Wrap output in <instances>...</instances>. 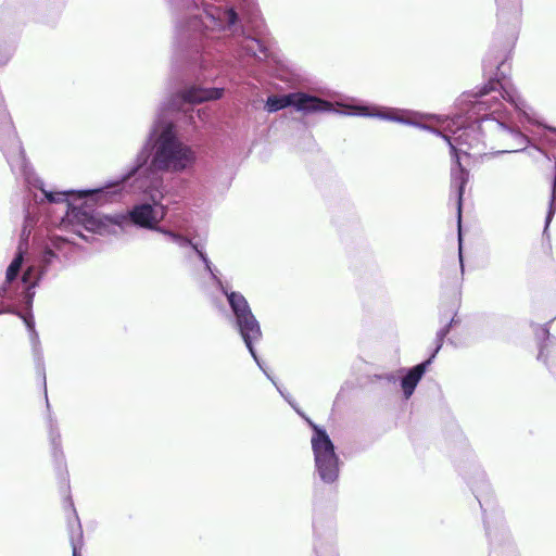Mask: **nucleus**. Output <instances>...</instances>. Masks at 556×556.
Wrapping results in <instances>:
<instances>
[{
    "mask_svg": "<svg viewBox=\"0 0 556 556\" xmlns=\"http://www.w3.org/2000/svg\"><path fill=\"white\" fill-rule=\"evenodd\" d=\"M496 4L495 40H498L500 46L492 48L483 60V73L489 76V81L477 89L475 99L471 100L469 116L476 115L480 122V129L488 131V137L504 148L497 153L521 152L527 148L529 138L506 123L500 112V98L509 102L516 110L525 111L526 102L502 71L520 29L522 0H496Z\"/></svg>",
    "mask_w": 556,
    "mask_h": 556,
    "instance_id": "nucleus-1",
    "label": "nucleus"
},
{
    "mask_svg": "<svg viewBox=\"0 0 556 556\" xmlns=\"http://www.w3.org/2000/svg\"><path fill=\"white\" fill-rule=\"evenodd\" d=\"M238 14L232 8L213 9L206 12L203 17H192L188 22L186 29H180L178 40L185 49H194L199 52L201 48L205 55L210 54L208 41H217L218 50L225 47L229 52L240 56L241 52L252 55L260 61L269 56L266 43L255 37L244 36L243 34L235 37L236 23Z\"/></svg>",
    "mask_w": 556,
    "mask_h": 556,
    "instance_id": "nucleus-2",
    "label": "nucleus"
},
{
    "mask_svg": "<svg viewBox=\"0 0 556 556\" xmlns=\"http://www.w3.org/2000/svg\"><path fill=\"white\" fill-rule=\"evenodd\" d=\"M476 93L477 91H471L463 94L462 103L464 108H462V111L465 112V116L455 115L452 118H446L442 130L404 118L397 115V112L394 110H386L378 106L352 105L348 106V111L343 112V114L378 117L380 119L416 126L443 137L450 146L452 156H460L462 154L468 156L469 150H478V152H480V147L484 146L483 138L488 137V131L480 129L479 118L476 115L472 117L469 116L471 113L469 112L471 100L475 99Z\"/></svg>",
    "mask_w": 556,
    "mask_h": 556,
    "instance_id": "nucleus-3",
    "label": "nucleus"
},
{
    "mask_svg": "<svg viewBox=\"0 0 556 556\" xmlns=\"http://www.w3.org/2000/svg\"><path fill=\"white\" fill-rule=\"evenodd\" d=\"M306 421L313 429L311 439L314 454L315 471L325 484H333L340 475V458L334 450V444L325 429L314 424L311 419Z\"/></svg>",
    "mask_w": 556,
    "mask_h": 556,
    "instance_id": "nucleus-4",
    "label": "nucleus"
},
{
    "mask_svg": "<svg viewBox=\"0 0 556 556\" xmlns=\"http://www.w3.org/2000/svg\"><path fill=\"white\" fill-rule=\"evenodd\" d=\"M72 248V242L63 237H52L50 244L40 253L36 262L27 267L18 280L23 289L25 307L30 308L35 296V288L59 258L56 252Z\"/></svg>",
    "mask_w": 556,
    "mask_h": 556,
    "instance_id": "nucleus-5",
    "label": "nucleus"
},
{
    "mask_svg": "<svg viewBox=\"0 0 556 556\" xmlns=\"http://www.w3.org/2000/svg\"><path fill=\"white\" fill-rule=\"evenodd\" d=\"M218 290L227 298L233 315L232 326L240 334L245 346L251 348L250 345L253 340H262L261 325L244 295L240 292L231 291L224 283L222 287H218Z\"/></svg>",
    "mask_w": 556,
    "mask_h": 556,
    "instance_id": "nucleus-6",
    "label": "nucleus"
},
{
    "mask_svg": "<svg viewBox=\"0 0 556 556\" xmlns=\"http://www.w3.org/2000/svg\"><path fill=\"white\" fill-rule=\"evenodd\" d=\"M289 106H293L296 111L306 114L332 110L331 102L304 92L269 96L265 103V109L268 113H274Z\"/></svg>",
    "mask_w": 556,
    "mask_h": 556,
    "instance_id": "nucleus-7",
    "label": "nucleus"
},
{
    "mask_svg": "<svg viewBox=\"0 0 556 556\" xmlns=\"http://www.w3.org/2000/svg\"><path fill=\"white\" fill-rule=\"evenodd\" d=\"M29 339H30L31 346H33V354H34V359L36 363L37 370L42 376V380H43L46 403H47V408L49 410L48 416H47V422H48V428H49V440H50V445H51L52 457L59 467H63L64 466V453L62 450L61 434L58 429V422H56L55 418L53 417V415L50 413V404H49L48 395H47V383H46V374H45V367H43L42 350L40 348L39 336L36 330L29 331Z\"/></svg>",
    "mask_w": 556,
    "mask_h": 556,
    "instance_id": "nucleus-8",
    "label": "nucleus"
},
{
    "mask_svg": "<svg viewBox=\"0 0 556 556\" xmlns=\"http://www.w3.org/2000/svg\"><path fill=\"white\" fill-rule=\"evenodd\" d=\"M468 180L469 172L463 167L460 163V156H452L451 189L455 191L456 194L458 220H460L463 194Z\"/></svg>",
    "mask_w": 556,
    "mask_h": 556,
    "instance_id": "nucleus-9",
    "label": "nucleus"
},
{
    "mask_svg": "<svg viewBox=\"0 0 556 556\" xmlns=\"http://www.w3.org/2000/svg\"><path fill=\"white\" fill-rule=\"evenodd\" d=\"M432 362L433 361L431 358H428L412 368H402L400 370L401 372H404L401 379V388L403 391V395L406 400H408L413 395L417 384L419 383V381L421 380V378L424 377L425 372L427 371L428 367L431 365Z\"/></svg>",
    "mask_w": 556,
    "mask_h": 556,
    "instance_id": "nucleus-10",
    "label": "nucleus"
},
{
    "mask_svg": "<svg viewBox=\"0 0 556 556\" xmlns=\"http://www.w3.org/2000/svg\"><path fill=\"white\" fill-rule=\"evenodd\" d=\"M538 338L542 337L538 359L547 366L556 364V338L549 334L548 328L542 327L536 333Z\"/></svg>",
    "mask_w": 556,
    "mask_h": 556,
    "instance_id": "nucleus-11",
    "label": "nucleus"
},
{
    "mask_svg": "<svg viewBox=\"0 0 556 556\" xmlns=\"http://www.w3.org/2000/svg\"><path fill=\"white\" fill-rule=\"evenodd\" d=\"M70 507L74 515L73 521H68V536L72 546V556H81V549L84 546V533L73 502H70Z\"/></svg>",
    "mask_w": 556,
    "mask_h": 556,
    "instance_id": "nucleus-12",
    "label": "nucleus"
},
{
    "mask_svg": "<svg viewBox=\"0 0 556 556\" xmlns=\"http://www.w3.org/2000/svg\"><path fill=\"white\" fill-rule=\"evenodd\" d=\"M484 527L491 543L496 540L498 533L505 534L506 531L501 514H493L492 516L484 515Z\"/></svg>",
    "mask_w": 556,
    "mask_h": 556,
    "instance_id": "nucleus-13",
    "label": "nucleus"
},
{
    "mask_svg": "<svg viewBox=\"0 0 556 556\" xmlns=\"http://www.w3.org/2000/svg\"><path fill=\"white\" fill-rule=\"evenodd\" d=\"M193 252L199 256V258L203 262L205 269L210 274L211 278L215 282L216 287H222L223 281L217 276V270L213 268L212 262L207 257L206 253L200 249L199 247H193Z\"/></svg>",
    "mask_w": 556,
    "mask_h": 556,
    "instance_id": "nucleus-14",
    "label": "nucleus"
},
{
    "mask_svg": "<svg viewBox=\"0 0 556 556\" xmlns=\"http://www.w3.org/2000/svg\"><path fill=\"white\" fill-rule=\"evenodd\" d=\"M162 235L181 249H190L193 252V247H198V244L193 243L189 238L166 228Z\"/></svg>",
    "mask_w": 556,
    "mask_h": 556,
    "instance_id": "nucleus-15",
    "label": "nucleus"
},
{
    "mask_svg": "<svg viewBox=\"0 0 556 556\" xmlns=\"http://www.w3.org/2000/svg\"><path fill=\"white\" fill-rule=\"evenodd\" d=\"M456 323L457 321L453 317L444 327H442L440 330H438V332L435 334V348H434V350L431 353L429 358H431L432 361L434 359V357L437 356V354L441 350V348L443 345V342H444V339L447 336V333L450 332L451 327L454 324H456Z\"/></svg>",
    "mask_w": 556,
    "mask_h": 556,
    "instance_id": "nucleus-16",
    "label": "nucleus"
},
{
    "mask_svg": "<svg viewBox=\"0 0 556 556\" xmlns=\"http://www.w3.org/2000/svg\"><path fill=\"white\" fill-rule=\"evenodd\" d=\"M555 212H556V162H555L554 178H553V182H552L551 200H549L548 211H547L546 218H545L544 232L546 231L549 223L552 222Z\"/></svg>",
    "mask_w": 556,
    "mask_h": 556,
    "instance_id": "nucleus-17",
    "label": "nucleus"
},
{
    "mask_svg": "<svg viewBox=\"0 0 556 556\" xmlns=\"http://www.w3.org/2000/svg\"><path fill=\"white\" fill-rule=\"evenodd\" d=\"M11 314H16L18 317H21L26 326V328L28 329V331H33V330H36L35 329V320H34V316L33 314L29 312V313H26V314H22L21 312H17L13 308H11Z\"/></svg>",
    "mask_w": 556,
    "mask_h": 556,
    "instance_id": "nucleus-18",
    "label": "nucleus"
},
{
    "mask_svg": "<svg viewBox=\"0 0 556 556\" xmlns=\"http://www.w3.org/2000/svg\"><path fill=\"white\" fill-rule=\"evenodd\" d=\"M276 389L278 390V392L280 393V395L292 406V408L299 414L301 415L302 417H304L303 413H301V410L296 407V404L295 402L293 401L292 396L287 393L286 391H283L278 384L276 386Z\"/></svg>",
    "mask_w": 556,
    "mask_h": 556,
    "instance_id": "nucleus-19",
    "label": "nucleus"
},
{
    "mask_svg": "<svg viewBox=\"0 0 556 556\" xmlns=\"http://www.w3.org/2000/svg\"><path fill=\"white\" fill-rule=\"evenodd\" d=\"M261 340H253L251 342V348H247L251 354V356L253 357L254 362L256 363V365L258 366V368L264 372V370H266V368L264 367L262 361L260 359V357L257 356L256 354V351L254 349V344L255 343H258Z\"/></svg>",
    "mask_w": 556,
    "mask_h": 556,
    "instance_id": "nucleus-20",
    "label": "nucleus"
},
{
    "mask_svg": "<svg viewBox=\"0 0 556 556\" xmlns=\"http://www.w3.org/2000/svg\"><path fill=\"white\" fill-rule=\"evenodd\" d=\"M169 2V4L174 8H177V9H189L192 3H193V0H167Z\"/></svg>",
    "mask_w": 556,
    "mask_h": 556,
    "instance_id": "nucleus-21",
    "label": "nucleus"
},
{
    "mask_svg": "<svg viewBox=\"0 0 556 556\" xmlns=\"http://www.w3.org/2000/svg\"><path fill=\"white\" fill-rule=\"evenodd\" d=\"M31 223H33V219L30 218L29 213H27V215L25 217V225H24L23 231H22V241L23 240L27 241V238L30 233V230H28V227L31 226Z\"/></svg>",
    "mask_w": 556,
    "mask_h": 556,
    "instance_id": "nucleus-22",
    "label": "nucleus"
},
{
    "mask_svg": "<svg viewBox=\"0 0 556 556\" xmlns=\"http://www.w3.org/2000/svg\"><path fill=\"white\" fill-rule=\"evenodd\" d=\"M378 379L394 383L397 380V376L393 372H387V374L379 375Z\"/></svg>",
    "mask_w": 556,
    "mask_h": 556,
    "instance_id": "nucleus-23",
    "label": "nucleus"
},
{
    "mask_svg": "<svg viewBox=\"0 0 556 556\" xmlns=\"http://www.w3.org/2000/svg\"><path fill=\"white\" fill-rule=\"evenodd\" d=\"M470 484H471V488H472L473 493L476 495V498L478 500L481 508L483 509V503H482L481 495H480V486L477 485V483L473 482V481H470Z\"/></svg>",
    "mask_w": 556,
    "mask_h": 556,
    "instance_id": "nucleus-24",
    "label": "nucleus"
},
{
    "mask_svg": "<svg viewBox=\"0 0 556 556\" xmlns=\"http://www.w3.org/2000/svg\"><path fill=\"white\" fill-rule=\"evenodd\" d=\"M479 482L481 483V489H484V488L488 486L485 481H484V473L483 472L479 473Z\"/></svg>",
    "mask_w": 556,
    "mask_h": 556,
    "instance_id": "nucleus-25",
    "label": "nucleus"
},
{
    "mask_svg": "<svg viewBox=\"0 0 556 556\" xmlns=\"http://www.w3.org/2000/svg\"><path fill=\"white\" fill-rule=\"evenodd\" d=\"M264 375L266 376L267 379H269L273 382V384L275 387L277 386L276 380L274 379V377L267 370H264Z\"/></svg>",
    "mask_w": 556,
    "mask_h": 556,
    "instance_id": "nucleus-26",
    "label": "nucleus"
},
{
    "mask_svg": "<svg viewBox=\"0 0 556 556\" xmlns=\"http://www.w3.org/2000/svg\"><path fill=\"white\" fill-rule=\"evenodd\" d=\"M206 63H207V60H206L205 55H202V58H201V67L205 68L207 66Z\"/></svg>",
    "mask_w": 556,
    "mask_h": 556,
    "instance_id": "nucleus-27",
    "label": "nucleus"
},
{
    "mask_svg": "<svg viewBox=\"0 0 556 556\" xmlns=\"http://www.w3.org/2000/svg\"><path fill=\"white\" fill-rule=\"evenodd\" d=\"M11 307L0 308V314L11 313Z\"/></svg>",
    "mask_w": 556,
    "mask_h": 556,
    "instance_id": "nucleus-28",
    "label": "nucleus"
},
{
    "mask_svg": "<svg viewBox=\"0 0 556 556\" xmlns=\"http://www.w3.org/2000/svg\"><path fill=\"white\" fill-rule=\"evenodd\" d=\"M75 232H76L80 238L85 239L86 241H89V240H88V238H87L86 236H84V235L81 233V231H80V230H78V229H77V230H75Z\"/></svg>",
    "mask_w": 556,
    "mask_h": 556,
    "instance_id": "nucleus-29",
    "label": "nucleus"
},
{
    "mask_svg": "<svg viewBox=\"0 0 556 556\" xmlns=\"http://www.w3.org/2000/svg\"><path fill=\"white\" fill-rule=\"evenodd\" d=\"M463 254H462V251H459V260H460V264L463 265Z\"/></svg>",
    "mask_w": 556,
    "mask_h": 556,
    "instance_id": "nucleus-30",
    "label": "nucleus"
},
{
    "mask_svg": "<svg viewBox=\"0 0 556 556\" xmlns=\"http://www.w3.org/2000/svg\"><path fill=\"white\" fill-rule=\"evenodd\" d=\"M333 111H334V113H338V110H334V109L332 108V110H331L330 112H333Z\"/></svg>",
    "mask_w": 556,
    "mask_h": 556,
    "instance_id": "nucleus-31",
    "label": "nucleus"
}]
</instances>
